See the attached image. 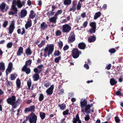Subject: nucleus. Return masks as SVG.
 <instances>
[{"label": "nucleus", "instance_id": "f257e3e1", "mask_svg": "<svg viewBox=\"0 0 123 123\" xmlns=\"http://www.w3.org/2000/svg\"><path fill=\"white\" fill-rule=\"evenodd\" d=\"M25 1H24L21 2L19 0H14L12 3V8L15 12H17V9L16 6H17L18 8H21L23 6L25 5Z\"/></svg>", "mask_w": 123, "mask_h": 123}, {"label": "nucleus", "instance_id": "f03ea898", "mask_svg": "<svg viewBox=\"0 0 123 123\" xmlns=\"http://www.w3.org/2000/svg\"><path fill=\"white\" fill-rule=\"evenodd\" d=\"M16 97L15 96H13L11 97L8 98L6 101L8 104L13 106L14 108H16L19 104L18 101V100L16 101Z\"/></svg>", "mask_w": 123, "mask_h": 123}, {"label": "nucleus", "instance_id": "7ed1b4c3", "mask_svg": "<svg viewBox=\"0 0 123 123\" xmlns=\"http://www.w3.org/2000/svg\"><path fill=\"white\" fill-rule=\"evenodd\" d=\"M54 49V45L53 44H50L46 47L45 48H43L42 50L44 51V56L46 57L47 55L49 56V55L51 54Z\"/></svg>", "mask_w": 123, "mask_h": 123}, {"label": "nucleus", "instance_id": "20e7f679", "mask_svg": "<svg viewBox=\"0 0 123 123\" xmlns=\"http://www.w3.org/2000/svg\"><path fill=\"white\" fill-rule=\"evenodd\" d=\"M72 56L73 58H76L78 57L79 55L81 54L80 51L78 50L77 49H74L72 50Z\"/></svg>", "mask_w": 123, "mask_h": 123}, {"label": "nucleus", "instance_id": "39448f33", "mask_svg": "<svg viewBox=\"0 0 123 123\" xmlns=\"http://www.w3.org/2000/svg\"><path fill=\"white\" fill-rule=\"evenodd\" d=\"M15 21L13 20L11 21L8 28L9 33L11 34L15 28Z\"/></svg>", "mask_w": 123, "mask_h": 123}, {"label": "nucleus", "instance_id": "423d86ee", "mask_svg": "<svg viewBox=\"0 0 123 123\" xmlns=\"http://www.w3.org/2000/svg\"><path fill=\"white\" fill-rule=\"evenodd\" d=\"M9 8V6L3 2L0 5V10L2 12H6Z\"/></svg>", "mask_w": 123, "mask_h": 123}, {"label": "nucleus", "instance_id": "0eeeda50", "mask_svg": "<svg viewBox=\"0 0 123 123\" xmlns=\"http://www.w3.org/2000/svg\"><path fill=\"white\" fill-rule=\"evenodd\" d=\"M37 116L33 113L31 114V116L30 117L29 121L30 123H36L37 119Z\"/></svg>", "mask_w": 123, "mask_h": 123}, {"label": "nucleus", "instance_id": "6e6552de", "mask_svg": "<svg viewBox=\"0 0 123 123\" xmlns=\"http://www.w3.org/2000/svg\"><path fill=\"white\" fill-rule=\"evenodd\" d=\"M71 27L68 24H65L62 26V30L63 32L68 33L70 30Z\"/></svg>", "mask_w": 123, "mask_h": 123}, {"label": "nucleus", "instance_id": "1a4fd4ad", "mask_svg": "<svg viewBox=\"0 0 123 123\" xmlns=\"http://www.w3.org/2000/svg\"><path fill=\"white\" fill-rule=\"evenodd\" d=\"M80 107L82 108H83L87 105V101L86 99H80Z\"/></svg>", "mask_w": 123, "mask_h": 123}, {"label": "nucleus", "instance_id": "9d476101", "mask_svg": "<svg viewBox=\"0 0 123 123\" xmlns=\"http://www.w3.org/2000/svg\"><path fill=\"white\" fill-rule=\"evenodd\" d=\"M75 39V35L73 32H71L68 38V42L69 43L72 42Z\"/></svg>", "mask_w": 123, "mask_h": 123}, {"label": "nucleus", "instance_id": "9b49d317", "mask_svg": "<svg viewBox=\"0 0 123 123\" xmlns=\"http://www.w3.org/2000/svg\"><path fill=\"white\" fill-rule=\"evenodd\" d=\"M5 64L3 62L0 63V76L2 74V72H3L5 69Z\"/></svg>", "mask_w": 123, "mask_h": 123}, {"label": "nucleus", "instance_id": "f8f14e48", "mask_svg": "<svg viewBox=\"0 0 123 123\" xmlns=\"http://www.w3.org/2000/svg\"><path fill=\"white\" fill-rule=\"evenodd\" d=\"M27 13V11L25 9H23L19 13L18 15L21 18H22L26 16Z\"/></svg>", "mask_w": 123, "mask_h": 123}, {"label": "nucleus", "instance_id": "ddd939ff", "mask_svg": "<svg viewBox=\"0 0 123 123\" xmlns=\"http://www.w3.org/2000/svg\"><path fill=\"white\" fill-rule=\"evenodd\" d=\"M54 88L53 85H52L46 91V92L48 95H50L53 92V90Z\"/></svg>", "mask_w": 123, "mask_h": 123}, {"label": "nucleus", "instance_id": "4468645a", "mask_svg": "<svg viewBox=\"0 0 123 123\" xmlns=\"http://www.w3.org/2000/svg\"><path fill=\"white\" fill-rule=\"evenodd\" d=\"M48 26L47 25L45 22H43L40 25V28L41 31L47 28Z\"/></svg>", "mask_w": 123, "mask_h": 123}, {"label": "nucleus", "instance_id": "2eb2a0df", "mask_svg": "<svg viewBox=\"0 0 123 123\" xmlns=\"http://www.w3.org/2000/svg\"><path fill=\"white\" fill-rule=\"evenodd\" d=\"M22 71L25 72L27 74H29L31 72V70L29 68H27V66L25 65L22 68Z\"/></svg>", "mask_w": 123, "mask_h": 123}, {"label": "nucleus", "instance_id": "dca6fc26", "mask_svg": "<svg viewBox=\"0 0 123 123\" xmlns=\"http://www.w3.org/2000/svg\"><path fill=\"white\" fill-rule=\"evenodd\" d=\"M35 107L34 106H30L28 108H26L25 110V112L31 111V112H33L34 111Z\"/></svg>", "mask_w": 123, "mask_h": 123}, {"label": "nucleus", "instance_id": "f3484780", "mask_svg": "<svg viewBox=\"0 0 123 123\" xmlns=\"http://www.w3.org/2000/svg\"><path fill=\"white\" fill-rule=\"evenodd\" d=\"M32 25V21L31 20H28L25 24V28L26 29L31 27Z\"/></svg>", "mask_w": 123, "mask_h": 123}, {"label": "nucleus", "instance_id": "a211bd4d", "mask_svg": "<svg viewBox=\"0 0 123 123\" xmlns=\"http://www.w3.org/2000/svg\"><path fill=\"white\" fill-rule=\"evenodd\" d=\"M91 106H92V105H91ZM91 107V105H88L85 106V112L89 114L90 113V109Z\"/></svg>", "mask_w": 123, "mask_h": 123}, {"label": "nucleus", "instance_id": "6ab92c4d", "mask_svg": "<svg viewBox=\"0 0 123 123\" xmlns=\"http://www.w3.org/2000/svg\"><path fill=\"white\" fill-rule=\"evenodd\" d=\"M23 48L21 47H20L18 48V51L17 53V55L18 56H20L23 53Z\"/></svg>", "mask_w": 123, "mask_h": 123}, {"label": "nucleus", "instance_id": "aec40b11", "mask_svg": "<svg viewBox=\"0 0 123 123\" xmlns=\"http://www.w3.org/2000/svg\"><path fill=\"white\" fill-rule=\"evenodd\" d=\"M73 123H82L78 116H76V118L74 119Z\"/></svg>", "mask_w": 123, "mask_h": 123}, {"label": "nucleus", "instance_id": "412c9836", "mask_svg": "<svg viewBox=\"0 0 123 123\" xmlns=\"http://www.w3.org/2000/svg\"><path fill=\"white\" fill-rule=\"evenodd\" d=\"M57 17L55 15L54 17L49 18V21L54 23H55L56 22V19L57 18Z\"/></svg>", "mask_w": 123, "mask_h": 123}, {"label": "nucleus", "instance_id": "4be33fe9", "mask_svg": "<svg viewBox=\"0 0 123 123\" xmlns=\"http://www.w3.org/2000/svg\"><path fill=\"white\" fill-rule=\"evenodd\" d=\"M33 78L34 81H37L39 79V75L38 74H35L33 75Z\"/></svg>", "mask_w": 123, "mask_h": 123}, {"label": "nucleus", "instance_id": "5701e85b", "mask_svg": "<svg viewBox=\"0 0 123 123\" xmlns=\"http://www.w3.org/2000/svg\"><path fill=\"white\" fill-rule=\"evenodd\" d=\"M79 48L81 49H84L86 47V45L83 43H80L78 44Z\"/></svg>", "mask_w": 123, "mask_h": 123}, {"label": "nucleus", "instance_id": "b1692460", "mask_svg": "<svg viewBox=\"0 0 123 123\" xmlns=\"http://www.w3.org/2000/svg\"><path fill=\"white\" fill-rule=\"evenodd\" d=\"M95 40L96 37L95 36H91L88 38V41L89 42L91 43L94 42Z\"/></svg>", "mask_w": 123, "mask_h": 123}, {"label": "nucleus", "instance_id": "393cba45", "mask_svg": "<svg viewBox=\"0 0 123 123\" xmlns=\"http://www.w3.org/2000/svg\"><path fill=\"white\" fill-rule=\"evenodd\" d=\"M110 83L111 86H113L117 83V82L113 78L110 80Z\"/></svg>", "mask_w": 123, "mask_h": 123}, {"label": "nucleus", "instance_id": "a878e982", "mask_svg": "<svg viewBox=\"0 0 123 123\" xmlns=\"http://www.w3.org/2000/svg\"><path fill=\"white\" fill-rule=\"evenodd\" d=\"M35 13L32 10L30 12V14L29 15L30 18L31 19H33L35 17Z\"/></svg>", "mask_w": 123, "mask_h": 123}, {"label": "nucleus", "instance_id": "bb28decb", "mask_svg": "<svg viewBox=\"0 0 123 123\" xmlns=\"http://www.w3.org/2000/svg\"><path fill=\"white\" fill-rule=\"evenodd\" d=\"M25 53L27 55H30L32 54V52L30 48H28L26 50Z\"/></svg>", "mask_w": 123, "mask_h": 123}, {"label": "nucleus", "instance_id": "cd10ccee", "mask_svg": "<svg viewBox=\"0 0 123 123\" xmlns=\"http://www.w3.org/2000/svg\"><path fill=\"white\" fill-rule=\"evenodd\" d=\"M71 2V0H64V4L65 5H68L70 4Z\"/></svg>", "mask_w": 123, "mask_h": 123}, {"label": "nucleus", "instance_id": "c85d7f7f", "mask_svg": "<svg viewBox=\"0 0 123 123\" xmlns=\"http://www.w3.org/2000/svg\"><path fill=\"white\" fill-rule=\"evenodd\" d=\"M101 15V13L100 12L96 13L94 16V19H96L99 17Z\"/></svg>", "mask_w": 123, "mask_h": 123}, {"label": "nucleus", "instance_id": "c756f323", "mask_svg": "<svg viewBox=\"0 0 123 123\" xmlns=\"http://www.w3.org/2000/svg\"><path fill=\"white\" fill-rule=\"evenodd\" d=\"M16 84L18 88H19L20 87L21 85V82L20 80L18 79H17L16 81Z\"/></svg>", "mask_w": 123, "mask_h": 123}, {"label": "nucleus", "instance_id": "7c9ffc66", "mask_svg": "<svg viewBox=\"0 0 123 123\" xmlns=\"http://www.w3.org/2000/svg\"><path fill=\"white\" fill-rule=\"evenodd\" d=\"M58 106L61 110H63L66 108L65 105L64 104H63L61 105H59Z\"/></svg>", "mask_w": 123, "mask_h": 123}, {"label": "nucleus", "instance_id": "2f4dec72", "mask_svg": "<svg viewBox=\"0 0 123 123\" xmlns=\"http://www.w3.org/2000/svg\"><path fill=\"white\" fill-rule=\"evenodd\" d=\"M44 98V96L43 94H40L39 97V100L40 101H41L43 100Z\"/></svg>", "mask_w": 123, "mask_h": 123}, {"label": "nucleus", "instance_id": "473e14b6", "mask_svg": "<svg viewBox=\"0 0 123 123\" xmlns=\"http://www.w3.org/2000/svg\"><path fill=\"white\" fill-rule=\"evenodd\" d=\"M7 83L6 84V85L7 87H11V86H12V82L10 81H8V80H7Z\"/></svg>", "mask_w": 123, "mask_h": 123}, {"label": "nucleus", "instance_id": "72a5a7b5", "mask_svg": "<svg viewBox=\"0 0 123 123\" xmlns=\"http://www.w3.org/2000/svg\"><path fill=\"white\" fill-rule=\"evenodd\" d=\"M90 26L92 27V28H94L96 29V24L95 22H92L90 24Z\"/></svg>", "mask_w": 123, "mask_h": 123}, {"label": "nucleus", "instance_id": "f704fd0d", "mask_svg": "<svg viewBox=\"0 0 123 123\" xmlns=\"http://www.w3.org/2000/svg\"><path fill=\"white\" fill-rule=\"evenodd\" d=\"M51 84L50 82L47 81H45L44 83V86L46 87H48Z\"/></svg>", "mask_w": 123, "mask_h": 123}, {"label": "nucleus", "instance_id": "c9c22d12", "mask_svg": "<svg viewBox=\"0 0 123 123\" xmlns=\"http://www.w3.org/2000/svg\"><path fill=\"white\" fill-rule=\"evenodd\" d=\"M13 43L12 42H9L7 43L6 45L7 47L8 48H11L12 46Z\"/></svg>", "mask_w": 123, "mask_h": 123}, {"label": "nucleus", "instance_id": "e433bc0d", "mask_svg": "<svg viewBox=\"0 0 123 123\" xmlns=\"http://www.w3.org/2000/svg\"><path fill=\"white\" fill-rule=\"evenodd\" d=\"M45 41H42L41 43L38 45V47L39 48L43 46L45 43Z\"/></svg>", "mask_w": 123, "mask_h": 123}, {"label": "nucleus", "instance_id": "4c0bfd02", "mask_svg": "<svg viewBox=\"0 0 123 123\" xmlns=\"http://www.w3.org/2000/svg\"><path fill=\"white\" fill-rule=\"evenodd\" d=\"M27 86L29 88H30V87L31 85V81L30 79H29L27 81Z\"/></svg>", "mask_w": 123, "mask_h": 123}, {"label": "nucleus", "instance_id": "58836bf2", "mask_svg": "<svg viewBox=\"0 0 123 123\" xmlns=\"http://www.w3.org/2000/svg\"><path fill=\"white\" fill-rule=\"evenodd\" d=\"M62 13V11L61 10H58L55 15V16H57Z\"/></svg>", "mask_w": 123, "mask_h": 123}, {"label": "nucleus", "instance_id": "ea45409f", "mask_svg": "<svg viewBox=\"0 0 123 123\" xmlns=\"http://www.w3.org/2000/svg\"><path fill=\"white\" fill-rule=\"evenodd\" d=\"M32 62L30 60H29L28 61H26L25 62V65L26 66H29L31 63Z\"/></svg>", "mask_w": 123, "mask_h": 123}, {"label": "nucleus", "instance_id": "a19ab883", "mask_svg": "<svg viewBox=\"0 0 123 123\" xmlns=\"http://www.w3.org/2000/svg\"><path fill=\"white\" fill-rule=\"evenodd\" d=\"M61 58V57L60 56H59L58 57L55 58V62L56 63L58 62L59 60H60Z\"/></svg>", "mask_w": 123, "mask_h": 123}, {"label": "nucleus", "instance_id": "79ce46f5", "mask_svg": "<svg viewBox=\"0 0 123 123\" xmlns=\"http://www.w3.org/2000/svg\"><path fill=\"white\" fill-rule=\"evenodd\" d=\"M45 114L44 113H40V115L41 118L43 119L45 117Z\"/></svg>", "mask_w": 123, "mask_h": 123}, {"label": "nucleus", "instance_id": "37998d69", "mask_svg": "<svg viewBox=\"0 0 123 123\" xmlns=\"http://www.w3.org/2000/svg\"><path fill=\"white\" fill-rule=\"evenodd\" d=\"M12 69L8 67V68L7 69L6 71V74L7 75H8V74L11 72Z\"/></svg>", "mask_w": 123, "mask_h": 123}, {"label": "nucleus", "instance_id": "c03bdc74", "mask_svg": "<svg viewBox=\"0 0 123 123\" xmlns=\"http://www.w3.org/2000/svg\"><path fill=\"white\" fill-rule=\"evenodd\" d=\"M96 29L94 28H92V29H90L89 31L91 33H94L95 32Z\"/></svg>", "mask_w": 123, "mask_h": 123}, {"label": "nucleus", "instance_id": "a18cd8bd", "mask_svg": "<svg viewBox=\"0 0 123 123\" xmlns=\"http://www.w3.org/2000/svg\"><path fill=\"white\" fill-rule=\"evenodd\" d=\"M116 50L115 49L111 48L109 50V51L111 53H114L116 52Z\"/></svg>", "mask_w": 123, "mask_h": 123}, {"label": "nucleus", "instance_id": "49530a36", "mask_svg": "<svg viewBox=\"0 0 123 123\" xmlns=\"http://www.w3.org/2000/svg\"><path fill=\"white\" fill-rule=\"evenodd\" d=\"M69 111L67 110L63 112V114L64 115H67L69 113Z\"/></svg>", "mask_w": 123, "mask_h": 123}, {"label": "nucleus", "instance_id": "de8ad7c7", "mask_svg": "<svg viewBox=\"0 0 123 123\" xmlns=\"http://www.w3.org/2000/svg\"><path fill=\"white\" fill-rule=\"evenodd\" d=\"M8 22L7 21H5L3 25L4 27H6L8 24Z\"/></svg>", "mask_w": 123, "mask_h": 123}, {"label": "nucleus", "instance_id": "09e8293b", "mask_svg": "<svg viewBox=\"0 0 123 123\" xmlns=\"http://www.w3.org/2000/svg\"><path fill=\"white\" fill-rule=\"evenodd\" d=\"M60 54V52L58 50L55 51L54 53V55L56 56H59Z\"/></svg>", "mask_w": 123, "mask_h": 123}, {"label": "nucleus", "instance_id": "8fccbe9b", "mask_svg": "<svg viewBox=\"0 0 123 123\" xmlns=\"http://www.w3.org/2000/svg\"><path fill=\"white\" fill-rule=\"evenodd\" d=\"M16 77L15 76V75L14 74H12L11 75L10 78L11 80H14L16 78Z\"/></svg>", "mask_w": 123, "mask_h": 123}, {"label": "nucleus", "instance_id": "3c124183", "mask_svg": "<svg viewBox=\"0 0 123 123\" xmlns=\"http://www.w3.org/2000/svg\"><path fill=\"white\" fill-rule=\"evenodd\" d=\"M58 44H59V46L60 48H62V47L63 45L62 42V41H60L58 43Z\"/></svg>", "mask_w": 123, "mask_h": 123}, {"label": "nucleus", "instance_id": "603ef678", "mask_svg": "<svg viewBox=\"0 0 123 123\" xmlns=\"http://www.w3.org/2000/svg\"><path fill=\"white\" fill-rule=\"evenodd\" d=\"M81 7V4L80 3V2H79L78 4L77 7V9L78 10H80Z\"/></svg>", "mask_w": 123, "mask_h": 123}, {"label": "nucleus", "instance_id": "864d4df0", "mask_svg": "<svg viewBox=\"0 0 123 123\" xmlns=\"http://www.w3.org/2000/svg\"><path fill=\"white\" fill-rule=\"evenodd\" d=\"M61 32L59 30H57V31L56 33V35L57 36H59L60 35H61Z\"/></svg>", "mask_w": 123, "mask_h": 123}, {"label": "nucleus", "instance_id": "5fc2aeb1", "mask_svg": "<svg viewBox=\"0 0 123 123\" xmlns=\"http://www.w3.org/2000/svg\"><path fill=\"white\" fill-rule=\"evenodd\" d=\"M43 67V65H40L37 67V68L40 69V70H39V73H40V72L42 70H41V69H42Z\"/></svg>", "mask_w": 123, "mask_h": 123}, {"label": "nucleus", "instance_id": "6e6d98bb", "mask_svg": "<svg viewBox=\"0 0 123 123\" xmlns=\"http://www.w3.org/2000/svg\"><path fill=\"white\" fill-rule=\"evenodd\" d=\"M116 94L117 95H122L123 94V93H121L120 91H117L116 92Z\"/></svg>", "mask_w": 123, "mask_h": 123}, {"label": "nucleus", "instance_id": "4d7b16f0", "mask_svg": "<svg viewBox=\"0 0 123 123\" xmlns=\"http://www.w3.org/2000/svg\"><path fill=\"white\" fill-rule=\"evenodd\" d=\"M115 120L116 123L119 122L120 121V119L118 117H115Z\"/></svg>", "mask_w": 123, "mask_h": 123}, {"label": "nucleus", "instance_id": "13d9d810", "mask_svg": "<svg viewBox=\"0 0 123 123\" xmlns=\"http://www.w3.org/2000/svg\"><path fill=\"white\" fill-rule=\"evenodd\" d=\"M111 64H108L106 67V68L108 70H109L111 69Z\"/></svg>", "mask_w": 123, "mask_h": 123}, {"label": "nucleus", "instance_id": "bf43d9fd", "mask_svg": "<svg viewBox=\"0 0 123 123\" xmlns=\"http://www.w3.org/2000/svg\"><path fill=\"white\" fill-rule=\"evenodd\" d=\"M90 118L89 116L87 115L85 117V119L86 121H88Z\"/></svg>", "mask_w": 123, "mask_h": 123}, {"label": "nucleus", "instance_id": "052dcab7", "mask_svg": "<svg viewBox=\"0 0 123 123\" xmlns=\"http://www.w3.org/2000/svg\"><path fill=\"white\" fill-rule=\"evenodd\" d=\"M12 63L11 62L8 65V68H9L11 69H12Z\"/></svg>", "mask_w": 123, "mask_h": 123}, {"label": "nucleus", "instance_id": "680f3d73", "mask_svg": "<svg viewBox=\"0 0 123 123\" xmlns=\"http://www.w3.org/2000/svg\"><path fill=\"white\" fill-rule=\"evenodd\" d=\"M68 48V46L67 45H65L63 48L64 50H67Z\"/></svg>", "mask_w": 123, "mask_h": 123}, {"label": "nucleus", "instance_id": "e2e57ef3", "mask_svg": "<svg viewBox=\"0 0 123 123\" xmlns=\"http://www.w3.org/2000/svg\"><path fill=\"white\" fill-rule=\"evenodd\" d=\"M54 13V12H48L47 13V14L48 16L49 17H50V14H51L52 15H53L54 14L53 13Z\"/></svg>", "mask_w": 123, "mask_h": 123}, {"label": "nucleus", "instance_id": "0e129e2a", "mask_svg": "<svg viewBox=\"0 0 123 123\" xmlns=\"http://www.w3.org/2000/svg\"><path fill=\"white\" fill-rule=\"evenodd\" d=\"M22 32L21 34L22 35H23L25 32V29L24 28H23L22 29Z\"/></svg>", "mask_w": 123, "mask_h": 123}, {"label": "nucleus", "instance_id": "69168bd1", "mask_svg": "<svg viewBox=\"0 0 123 123\" xmlns=\"http://www.w3.org/2000/svg\"><path fill=\"white\" fill-rule=\"evenodd\" d=\"M81 16L83 18L86 17V13H83L81 14Z\"/></svg>", "mask_w": 123, "mask_h": 123}, {"label": "nucleus", "instance_id": "338daca9", "mask_svg": "<svg viewBox=\"0 0 123 123\" xmlns=\"http://www.w3.org/2000/svg\"><path fill=\"white\" fill-rule=\"evenodd\" d=\"M84 67L87 69H88L89 68V66L87 64H86L84 65Z\"/></svg>", "mask_w": 123, "mask_h": 123}, {"label": "nucleus", "instance_id": "774afa93", "mask_svg": "<svg viewBox=\"0 0 123 123\" xmlns=\"http://www.w3.org/2000/svg\"><path fill=\"white\" fill-rule=\"evenodd\" d=\"M34 71L36 73H37L39 72V71L37 68H35L34 69Z\"/></svg>", "mask_w": 123, "mask_h": 123}]
</instances>
